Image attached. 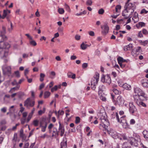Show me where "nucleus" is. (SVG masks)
Instances as JSON below:
<instances>
[{
  "label": "nucleus",
  "mask_w": 148,
  "mask_h": 148,
  "mask_svg": "<svg viewBox=\"0 0 148 148\" xmlns=\"http://www.w3.org/2000/svg\"><path fill=\"white\" fill-rule=\"evenodd\" d=\"M129 106V111L131 114L133 115L134 113L137 112V109L135 106L134 105L133 102H130Z\"/></svg>",
  "instance_id": "39448f33"
},
{
  "label": "nucleus",
  "mask_w": 148,
  "mask_h": 148,
  "mask_svg": "<svg viewBox=\"0 0 148 148\" xmlns=\"http://www.w3.org/2000/svg\"><path fill=\"white\" fill-rule=\"evenodd\" d=\"M138 99L140 100V101H141L147 100V97L146 95L143 96H140L138 97Z\"/></svg>",
  "instance_id": "4be33fe9"
},
{
  "label": "nucleus",
  "mask_w": 148,
  "mask_h": 148,
  "mask_svg": "<svg viewBox=\"0 0 148 148\" xmlns=\"http://www.w3.org/2000/svg\"><path fill=\"white\" fill-rule=\"evenodd\" d=\"M47 126V125L46 124L44 126H40V127H42V131L43 132H45V131L46 129Z\"/></svg>",
  "instance_id": "79ce46f5"
},
{
  "label": "nucleus",
  "mask_w": 148,
  "mask_h": 148,
  "mask_svg": "<svg viewBox=\"0 0 148 148\" xmlns=\"http://www.w3.org/2000/svg\"><path fill=\"white\" fill-rule=\"evenodd\" d=\"M104 30L102 31V33L103 35H105L108 33L109 27L107 25H105L104 26Z\"/></svg>",
  "instance_id": "f8f14e48"
},
{
  "label": "nucleus",
  "mask_w": 148,
  "mask_h": 148,
  "mask_svg": "<svg viewBox=\"0 0 148 148\" xmlns=\"http://www.w3.org/2000/svg\"><path fill=\"white\" fill-rule=\"evenodd\" d=\"M96 84H93L91 83V88L93 90H95L96 88Z\"/></svg>",
  "instance_id": "49530a36"
},
{
  "label": "nucleus",
  "mask_w": 148,
  "mask_h": 148,
  "mask_svg": "<svg viewBox=\"0 0 148 148\" xmlns=\"http://www.w3.org/2000/svg\"><path fill=\"white\" fill-rule=\"evenodd\" d=\"M113 91L116 95H119L121 93V91H119L116 89H113Z\"/></svg>",
  "instance_id": "7c9ffc66"
},
{
  "label": "nucleus",
  "mask_w": 148,
  "mask_h": 148,
  "mask_svg": "<svg viewBox=\"0 0 148 148\" xmlns=\"http://www.w3.org/2000/svg\"><path fill=\"white\" fill-rule=\"evenodd\" d=\"M26 120V118H25L23 119H21V123L22 125L24 124V123H25Z\"/></svg>",
  "instance_id": "680f3d73"
},
{
  "label": "nucleus",
  "mask_w": 148,
  "mask_h": 148,
  "mask_svg": "<svg viewBox=\"0 0 148 148\" xmlns=\"http://www.w3.org/2000/svg\"><path fill=\"white\" fill-rule=\"evenodd\" d=\"M47 120L48 121V122H50V119L48 118H46V117H42L41 118L40 120V126L45 125V124H46L47 125V123L46 121V120Z\"/></svg>",
  "instance_id": "6e6552de"
},
{
  "label": "nucleus",
  "mask_w": 148,
  "mask_h": 148,
  "mask_svg": "<svg viewBox=\"0 0 148 148\" xmlns=\"http://www.w3.org/2000/svg\"><path fill=\"white\" fill-rule=\"evenodd\" d=\"M142 90L138 88H135L134 91L135 93L137 94V95H138L139 93Z\"/></svg>",
  "instance_id": "bb28decb"
},
{
  "label": "nucleus",
  "mask_w": 148,
  "mask_h": 148,
  "mask_svg": "<svg viewBox=\"0 0 148 148\" xmlns=\"http://www.w3.org/2000/svg\"><path fill=\"white\" fill-rule=\"evenodd\" d=\"M135 5L134 4H133L132 3H130L128 5H125V9L124 10V11L127 10V9H128L129 10H130V9H135Z\"/></svg>",
  "instance_id": "1a4fd4ad"
},
{
  "label": "nucleus",
  "mask_w": 148,
  "mask_h": 148,
  "mask_svg": "<svg viewBox=\"0 0 148 148\" xmlns=\"http://www.w3.org/2000/svg\"><path fill=\"white\" fill-rule=\"evenodd\" d=\"M39 123V122L37 120H34L33 122V125L36 127L38 125Z\"/></svg>",
  "instance_id": "2f4dec72"
},
{
  "label": "nucleus",
  "mask_w": 148,
  "mask_h": 148,
  "mask_svg": "<svg viewBox=\"0 0 148 148\" xmlns=\"http://www.w3.org/2000/svg\"><path fill=\"white\" fill-rule=\"evenodd\" d=\"M44 86H45L44 84L43 83L41 84L39 86V89L40 90L42 89L44 87Z\"/></svg>",
  "instance_id": "0e129e2a"
},
{
  "label": "nucleus",
  "mask_w": 148,
  "mask_h": 148,
  "mask_svg": "<svg viewBox=\"0 0 148 148\" xmlns=\"http://www.w3.org/2000/svg\"><path fill=\"white\" fill-rule=\"evenodd\" d=\"M68 77L71 78L73 79H75L76 78V75L71 71H69L67 74Z\"/></svg>",
  "instance_id": "4468645a"
},
{
  "label": "nucleus",
  "mask_w": 148,
  "mask_h": 148,
  "mask_svg": "<svg viewBox=\"0 0 148 148\" xmlns=\"http://www.w3.org/2000/svg\"><path fill=\"white\" fill-rule=\"evenodd\" d=\"M34 110H35V108H33V109L32 110L31 112L29 114V115L28 116V117L27 118V119L26 120V122L27 123H28L29 122V121L31 119L32 116V115H33V114L34 113Z\"/></svg>",
  "instance_id": "2eb2a0df"
},
{
  "label": "nucleus",
  "mask_w": 148,
  "mask_h": 148,
  "mask_svg": "<svg viewBox=\"0 0 148 148\" xmlns=\"http://www.w3.org/2000/svg\"><path fill=\"white\" fill-rule=\"evenodd\" d=\"M100 99L103 101H105L106 100V98L102 95L100 96Z\"/></svg>",
  "instance_id": "6e6d98bb"
},
{
  "label": "nucleus",
  "mask_w": 148,
  "mask_h": 148,
  "mask_svg": "<svg viewBox=\"0 0 148 148\" xmlns=\"http://www.w3.org/2000/svg\"><path fill=\"white\" fill-rule=\"evenodd\" d=\"M60 148H66L67 147V141L61 143Z\"/></svg>",
  "instance_id": "b1692460"
},
{
  "label": "nucleus",
  "mask_w": 148,
  "mask_h": 148,
  "mask_svg": "<svg viewBox=\"0 0 148 148\" xmlns=\"http://www.w3.org/2000/svg\"><path fill=\"white\" fill-rule=\"evenodd\" d=\"M104 10L102 8H101L99 9V10L98 13L100 14H102L104 13Z\"/></svg>",
  "instance_id": "a18cd8bd"
},
{
  "label": "nucleus",
  "mask_w": 148,
  "mask_h": 148,
  "mask_svg": "<svg viewBox=\"0 0 148 148\" xmlns=\"http://www.w3.org/2000/svg\"><path fill=\"white\" fill-rule=\"evenodd\" d=\"M140 139L138 135L133 136V137L129 138L128 142L132 146L138 147L139 144L140 143Z\"/></svg>",
  "instance_id": "f03ea898"
},
{
  "label": "nucleus",
  "mask_w": 148,
  "mask_h": 148,
  "mask_svg": "<svg viewBox=\"0 0 148 148\" xmlns=\"http://www.w3.org/2000/svg\"><path fill=\"white\" fill-rule=\"evenodd\" d=\"M20 87V86L17 85L16 87L11 88L9 91V92L11 93H12L13 92H14L15 90H18Z\"/></svg>",
  "instance_id": "aec40b11"
},
{
  "label": "nucleus",
  "mask_w": 148,
  "mask_h": 148,
  "mask_svg": "<svg viewBox=\"0 0 148 148\" xmlns=\"http://www.w3.org/2000/svg\"><path fill=\"white\" fill-rule=\"evenodd\" d=\"M133 47V45L132 44H130L127 45L125 46L124 47V50L125 51L131 50Z\"/></svg>",
  "instance_id": "a211bd4d"
},
{
  "label": "nucleus",
  "mask_w": 148,
  "mask_h": 148,
  "mask_svg": "<svg viewBox=\"0 0 148 148\" xmlns=\"http://www.w3.org/2000/svg\"><path fill=\"white\" fill-rule=\"evenodd\" d=\"M124 102V100L123 98L121 96H119L116 99V103H115V104H116L117 103L119 106H123Z\"/></svg>",
  "instance_id": "0eeeda50"
},
{
  "label": "nucleus",
  "mask_w": 148,
  "mask_h": 148,
  "mask_svg": "<svg viewBox=\"0 0 148 148\" xmlns=\"http://www.w3.org/2000/svg\"><path fill=\"white\" fill-rule=\"evenodd\" d=\"M88 46H89V45L87 44H85L84 42H82L80 45L81 49L83 50H85L86 49Z\"/></svg>",
  "instance_id": "5701e85b"
},
{
  "label": "nucleus",
  "mask_w": 148,
  "mask_h": 148,
  "mask_svg": "<svg viewBox=\"0 0 148 148\" xmlns=\"http://www.w3.org/2000/svg\"><path fill=\"white\" fill-rule=\"evenodd\" d=\"M98 81L99 80L95 78H93L91 79V83L97 84Z\"/></svg>",
  "instance_id": "cd10ccee"
},
{
  "label": "nucleus",
  "mask_w": 148,
  "mask_h": 148,
  "mask_svg": "<svg viewBox=\"0 0 148 148\" xmlns=\"http://www.w3.org/2000/svg\"><path fill=\"white\" fill-rule=\"evenodd\" d=\"M50 92L49 91L45 92L44 93V98H48L50 96Z\"/></svg>",
  "instance_id": "a878e982"
},
{
  "label": "nucleus",
  "mask_w": 148,
  "mask_h": 148,
  "mask_svg": "<svg viewBox=\"0 0 148 148\" xmlns=\"http://www.w3.org/2000/svg\"><path fill=\"white\" fill-rule=\"evenodd\" d=\"M7 12H8V13H10V10H8L7 9L6 10H4L3 11V14L2 16L0 14V17L1 18H2V19L4 18L7 14Z\"/></svg>",
  "instance_id": "dca6fc26"
},
{
  "label": "nucleus",
  "mask_w": 148,
  "mask_h": 148,
  "mask_svg": "<svg viewBox=\"0 0 148 148\" xmlns=\"http://www.w3.org/2000/svg\"><path fill=\"white\" fill-rule=\"evenodd\" d=\"M14 74L15 75L16 77L17 78H19L20 77V75L19 74V71H15L14 72Z\"/></svg>",
  "instance_id": "c9c22d12"
},
{
  "label": "nucleus",
  "mask_w": 148,
  "mask_h": 148,
  "mask_svg": "<svg viewBox=\"0 0 148 148\" xmlns=\"http://www.w3.org/2000/svg\"><path fill=\"white\" fill-rule=\"evenodd\" d=\"M17 134L16 133H15L14 134V136L13 138L12 139V140L14 141H16L17 138Z\"/></svg>",
  "instance_id": "09e8293b"
},
{
  "label": "nucleus",
  "mask_w": 148,
  "mask_h": 148,
  "mask_svg": "<svg viewBox=\"0 0 148 148\" xmlns=\"http://www.w3.org/2000/svg\"><path fill=\"white\" fill-rule=\"evenodd\" d=\"M8 52L7 51H5L4 50H3L2 47V44H0V55L2 54V56L3 57H6L7 55Z\"/></svg>",
  "instance_id": "9b49d317"
},
{
  "label": "nucleus",
  "mask_w": 148,
  "mask_h": 148,
  "mask_svg": "<svg viewBox=\"0 0 148 148\" xmlns=\"http://www.w3.org/2000/svg\"><path fill=\"white\" fill-rule=\"evenodd\" d=\"M127 143H124L123 145L122 148H131V147L129 146H127Z\"/></svg>",
  "instance_id": "e433bc0d"
},
{
  "label": "nucleus",
  "mask_w": 148,
  "mask_h": 148,
  "mask_svg": "<svg viewBox=\"0 0 148 148\" xmlns=\"http://www.w3.org/2000/svg\"><path fill=\"white\" fill-rule=\"evenodd\" d=\"M64 6L66 10L68 12H70L71 11L69 7V5H68L66 3L64 4Z\"/></svg>",
  "instance_id": "a19ab883"
},
{
  "label": "nucleus",
  "mask_w": 148,
  "mask_h": 148,
  "mask_svg": "<svg viewBox=\"0 0 148 148\" xmlns=\"http://www.w3.org/2000/svg\"><path fill=\"white\" fill-rule=\"evenodd\" d=\"M58 113L59 115H62L64 113V111L63 110L60 111V110H59L58 112Z\"/></svg>",
  "instance_id": "69168bd1"
},
{
  "label": "nucleus",
  "mask_w": 148,
  "mask_h": 148,
  "mask_svg": "<svg viewBox=\"0 0 148 148\" xmlns=\"http://www.w3.org/2000/svg\"><path fill=\"white\" fill-rule=\"evenodd\" d=\"M29 43L30 45L33 46H35L37 45L36 42L34 40L30 41L29 42Z\"/></svg>",
  "instance_id": "4c0bfd02"
},
{
  "label": "nucleus",
  "mask_w": 148,
  "mask_h": 148,
  "mask_svg": "<svg viewBox=\"0 0 148 148\" xmlns=\"http://www.w3.org/2000/svg\"><path fill=\"white\" fill-rule=\"evenodd\" d=\"M92 3V2L91 0H88L86 2V5H87L91 6Z\"/></svg>",
  "instance_id": "72a5a7b5"
},
{
  "label": "nucleus",
  "mask_w": 148,
  "mask_h": 148,
  "mask_svg": "<svg viewBox=\"0 0 148 148\" xmlns=\"http://www.w3.org/2000/svg\"><path fill=\"white\" fill-rule=\"evenodd\" d=\"M64 10L62 8H59L58 9V12L60 14H62L64 12Z\"/></svg>",
  "instance_id": "f704fd0d"
},
{
  "label": "nucleus",
  "mask_w": 148,
  "mask_h": 148,
  "mask_svg": "<svg viewBox=\"0 0 148 148\" xmlns=\"http://www.w3.org/2000/svg\"><path fill=\"white\" fill-rule=\"evenodd\" d=\"M80 119L79 117L77 116L75 118V123L78 124L80 122Z\"/></svg>",
  "instance_id": "ea45409f"
},
{
  "label": "nucleus",
  "mask_w": 148,
  "mask_h": 148,
  "mask_svg": "<svg viewBox=\"0 0 148 148\" xmlns=\"http://www.w3.org/2000/svg\"><path fill=\"white\" fill-rule=\"evenodd\" d=\"M7 111L6 108L5 107H3L1 109V111L4 113H5Z\"/></svg>",
  "instance_id": "4d7b16f0"
},
{
  "label": "nucleus",
  "mask_w": 148,
  "mask_h": 148,
  "mask_svg": "<svg viewBox=\"0 0 148 148\" xmlns=\"http://www.w3.org/2000/svg\"><path fill=\"white\" fill-rule=\"evenodd\" d=\"M143 35L141 31L139 32L138 34V36L140 37H143Z\"/></svg>",
  "instance_id": "052dcab7"
},
{
  "label": "nucleus",
  "mask_w": 148,
  "mask_h": 148,
  "mask_svg": "<svg viewBox=\"0 0 148 148\" xmlns=\"http://www.w3.org/2000/svg\"><path fill=\"white\" fill-rule=\"evenodd\" d=\"M148 44V40H146L143 41V43H142V45L144 46H145L146 45Z\"/></svg>",
  "instance_id": "338daca9"
},
{
  "label": "nucleus",
  "mask_w": 148,
  "mask_h": 148,
  "mask_svg": "<svg viewBox=\"0 0 148 148\" xmlns=\"http://www.w3.org/2000/svg\"><path fill=\"white\" fill-rule=\"evenodd\" d=\"M135 101L137 104L139 106H142L144 107L146 106V105L142 101H140L138 100L137 99L135 100Z\"/></svg>",
  "instance_id": "6ab92c4d"
},
{
  "label": "nucleus",
  "mask_w": 148,
  "mask_h": 148,
  "mask_svg": "<svg viewBox=\"0 0 148 148\" xmlns=\"http://www.w3.org/2000/svg\"><path fill=\"white\" fill-rule=\"evenodd\" d=\"M45 77V75L44 73H41L40 75V82H42L44 80V78Z\"/></svg>",
  "instance_id": "c85d7f7f"
},
{
  "label": "nucleus",
  "mask_w": 148,
  "mask_h": 148,
  "mask_svg": "<svg viewBox=\"0 0 148 148\" xmlns=\"http://www.w3.org/2000/svg\"><path fill=\"white\" fill-rule=\"evenodd\" d=\"M105 88V87L103 85H100L99 86V92L100 91H102L103 89Z\"/></svg>",
  "instance_id": "58836bf2"
},
{
  "label": "nucleus",
  "mask_w": 148,
  "mask_h": 148,
  "mask_svg": "<svg viewBox=\"0 0 148 148\" xmlns=\"http://www.w3.org/2000/svg\"><path fill=\"white\" fill-rule=\"evenodd\" d=\"M89 34L91 36H95V33L94 32L90 31L88 32Z\"/></svg>",
  "instance_id": "8fccbe9b"
},
{
  "label": "nucleus",
  "mask_w": 148,
  "mask_h": 148,
  "mask_svg": "<svg viewBox=\"0 0 148 148\" xmlns=\"http://www.w3.org/2000/svg\"><path fill=\"white\" fill-rule=\"evenodd\" d=\"M0 32L1 36L2 37L3 40H6L7 39V37L5 35V34L6 33V28L4 26H2V29L1 30Z\"/></svg>",
  "instance_id": "423d86ee"
},
{
  "label": "nucleus",
  "mask_w": 148,
  "mask_h": 148,
  "mask_svg": "<svg viewBox=\"0 0 148 148\" xmlns=\"http://www.w3.org/2000/svg\"><path fill=\"white\" fill-rule=\"evenodd\" d=\"M101 80L103 83L105 82L108 85H110L111 82V79L108 74H107L106 75H103Z\"/></svg>",
  "instance_id": "20e7f679"
},
{
  "label": "nucleus",
  "mask_w": 148,
  "mask_h": 148,
  "mask_svg": "<svg viewBox=\"0 0 148 148\" xmlns=\"http://www.w3.org/2000/svg\"><path fill=\"white\" fill-rule=\"evenodd\" d=\"M59 130H61L63 129H64V127L61 125L60 122H59Z\"/></svg>",
  "instance_id": "bf43d9fd"
},
{
  "label": "nucleus",
  "mask_w": 148,
  "mask_h": 148,
  "mask_svg": "<svg viewBox=\"0 0 148 148\" xmlns=\"http://www.w3.org/2000/svg\"><path fill=\"white\" fill-rule=\"evenodd\" d=\"M143 34L147 35L148 34V32L145 29H143Z\"/></svg>",
  "instance_id": "603ef678"
},
{
  "label": "nucleus",
  "mask_w": 148,
  "mask_h": 148,
  "mask_svg": "<svg viewBox=\"0 0 148 148\" xmlns=\"http://www.w3.org/2000/svg\"><path fill=\"white\" fill-rule=\"evenodd\" d=\"M75 38L77 40H79L80 38V36L78 35H76L75 36Z\"/></svg>",
  "instance_id": "13d9d810"
},
{
  "label": "nucleus",
  "mask_w": 148,
  "mask_h": 148,
  "mask_svg": "<svg viewBox=\"0 0 148 148\" xmlns=\"http://www.w3.org/2000/svg\"><path fill=\"white\" fill-rule=\"evenodd\" d=\"M142 85L144 87H147L148 83H146L145 82L142 83Z\"/></svg>",
  "instance_id": "774afa93"
},
{
  "label": "nucleus",
  "mask_w": 148,
  "mask_h": 148,
  "mask_svg": "<svg viewBox=\"0 0 148 148\" xmlns=\"http://www.w3.org/2000/svg\"><path fill=\"white\" fill-rule=\"evenodd\" d=\"M117 60L119 64L123 63L124 59L121 57H119L117 58Z\"/></svg>",
  "instance_id": "c756f323"
},
{
  "label": "nucleus",
  "mask_w": 148,
  "mask_h": 148,
  "mask_svg": "<svg viewBox=\"0 0 148 148\" xmlns=\"http://www.w3.org/2000/svg\"><path fill=\"white\" fill-rule=\"evenodd\" d=\"M18 97L20 99H21L24 95V94L23 92H19L17 93Z\"/></svg>",
  "instance_id": "473e14b6"
},
{
  "label": "nucleus",
  "mask_w": 148,
  "mask_h": 148,
  "mask_svg": "<svg viewBox=\"0 0 148 148\" xmlns=\"http://www.w3.org/2000/svg\"><path fill=\"white\" fill-rule=\"evenodd\" d=\"M123 88L127 90H130L131 89V86L130 85H128L127 83L123 84L122 87Z\"/></svg>",
  "instance_id": "412c9836"
},
{
  "label": "nucleus",
  "mask_w": 148,
  "mask_h": 148,
  "mask_svg": "<svg viewBox=\"0 0 148 148\" xmlns=\"http://www.w3.org/2000/svg\"><path fill=\"white\" fill-rule=\"evenodd\" d=\"M11 84L13 86H14L15 85H16V86L18 85V83H17V82L15 79L14 80L13 82H12Z\"/></svg>",
  "instance_id": "37998d69"
},
{
  "label": "nucleus",
  "mask_w": 148,
  "mask_h": 148,
  "mask_svg": "<svg viewBox=\"0 0 148 148\" xmlns=\"http://www.w3.org/2000/svg\"><path fill=\"white\" fill-rule=\"evenodd\" d=\"M4 40H3L2 39L0 41V43L1 44H2L3 45H2V48L3 49H8L10 47V45L9 44V43L7 42H3V41Z\"/></svg>",
  "instance_id": "9d476101"
},
{
  "label": "nucleus",
  "mask_w": 148,
  "mask_h": 148,
  "mask_svg": "<svg viewBox=\"0 0 148 148\" xmlns=\"http://www.w3.org/2000/svg\"><path fill=\"white\" fill-rule=\"evenodd\" d=\"M135 123V121L134 119H131L130 121V124H131L133 125Z\"/></svg>",
  "instance_id": "e2e57ef3"
},
{
  "label": "nucleus",
  "mask_w": 148,
  "mask_h": 148,
  "mask_svg": "<svg viewBox=\"0 0 148 148\" xmlns=\"http://www.w3.org/2000/svg\"><path fill=\"white\" fill-rule=\"evenodd\" d=\"M143 134L145 138H148V132L147 130H144Z\"/></svg>",
  "instance_id": "393cba45"
},
{
  "label": "nucleus",
  "mask_w": 148,
  "mask_h": 148,
  "mask_svg": "<svg viewBox=\"0 0 148 148\" xmlns=\"http://www.w3.org/2000/svg\"><path fill=\"white\" fill-rule=\"evenodd\" d=\"M11 68L10 67L8 66L5 68V70L3 69V75H6L8 73H11Z\"/></svg>",
  "instance_id": "ddd939ff"
},
{
  "label": "nucleus",
  "mask_w": 148,
  "mask_h": 148,
  "mask_svg": "<svg viewBox=\"0 0 148 148\" xmlns=\"http://www.w3.org/2000/svg\"><path fill=\"white\" fill-rule=\"evenodd\" d=\"M148 12V11L146 10L145 9H143L140 12V14H142L144 13L147 14Z\"/></svg>",
  "instance_id": "3c124183"
},
{
  "label": "nucleus",
  "mask_w": 148,
  "mask_h": 148,
  "mask_svg": "<svg viewBox=\"0 0 148 148\" xmlns=\"http://www.w3.org/2000/svg\"><path fill=\"white\" fill-rule=\"evenodd\" d=\"M35 102L34 99H31L30 98H27L24 101V106L27 108L29 107H32L35 105Z\"/></svg>",
  "instance_id": "7ed1b4c3"
},
{
  "label": "nucleus",
  "mask_w": 148,
  "mask_h": 148,
  "mask_svg": "<svg viewBox=\"0 0 148 148\" xmlns=\"http://www.w3.org/2000/svg\"><path fill=\"white\" fill-rule=\"evenodd\" d=\"M146 95L145 93L143 92V90H141V91L139 93L138 95V97H139L140 96H142L144 95Z\"/></svg>",
  "instance_id": "de8ad7c7"
},
{
  "label": "nucleus",
  "mask_w": 148,
  "mask_h": 148,
  "mask_svg": "<svg viewBox=\"0 0 148 148\" xmlns=\"http://www.w3.org/2000/svg\"><path fill=\"white\" fill-rule=\"evenodd\" d=\"M88 66V64L87 63H85L82 64V67L83 69H85Z\"/></svg>",
  "instance_id": "864d4df0"
},
{
  "label": "nucleus",
  "mask_w": 148,
  "mask_h": 148,
  "mask_svg": "<svg viewBox=\"0 0 148 148\" xmlns=\"http://www.w3.org/2000/svg\"><path fill=\"white\" fill-rule=\"evenodd\" d=\"M138 14L136 12H134V16L133 18H134L135 19H136L137 18H138Z\"/></svg>",
  "instance_id": "5fc2aeb1"
},
{
  "label": "nucleus",
  "mask_w": 148,
  "mask_h": 148,
  "mask_svg": "<svg viewBox=\"0 0 148 148\" xmlns=\"http://www.w3.org/2000/svg\"><path fill=\"white\" fill-rule=\"evenodd\" d=\"M99 73H96L95 74V75H94L93 77L95 79L99 80Z\"/></svg>",
  "instance_id": "c03bdc74"
},
{
  "label": "nucleus",
  "mask_w": 148,
  "mask_h": 148,
  "mask_svg": "<svg viewBox=\"0 0 148 148\" xmlns=\"http://www.w3.org/2000/svg\"><path fill=\"white\" fill-rule=\"evenodd\" d=\"M101 119L104 121L103 122V125L102 127L103 128V130H107L108 133L114 139H116L119 138V134L115 130L112 129H110V130H107V128L109 125V123L108 120L107 119L105 116L102 117Z\"/></svg>",
  "instance_id": "f257e3e1"
},
{
  "label": "nucleus",
  "mask_w": 148,
  "mask_h": 148,
  "mask_svg": "<svg viewBox=\"0 0 148 148\" xmlns=\"http://www.w3.org/2000/svg\"><path fill=\"white\" fill-rule=\"evenodd\" d=\"M20 136L21 138L25 140L26 138V136L24 134L23 130V128H21L20 130Z\"/></svg>",
  "instance_id": "f3484780"
}]
</instances>
